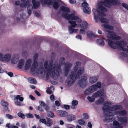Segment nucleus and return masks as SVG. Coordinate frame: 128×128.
<instances>
[{
	"label": "nucleus",
	"mask_w": 128,
	"mask_h": 128,
	"mask_svg": "<svg viewBox=\"0 0 128 128\" xmlns=\"http://www.w3.org/2000/svg\"><path fill=\"white\" fill-rule=\"evenodd\" d=\"M38 53L34 54L33 57V63L30 68L32 72L34 71L43 76L46 75L47 77L50 75L52 76H58L61 73V66L56 62H54L52 65L53 61L51 60L48 62L45 60L44 62V68L43 64L42 62H38Z\"/></svg>",
	"instance_id": "obj_1"
},
{
	"label": "nucleus",
	"mask_w": 128,
	"mask_h": 128,
	"mask_svg": "<svg viewBox=\"0 0 128 128\" xmlns=\"http://www.w3.org/2000/svg\"><path fill=\"white\" fill-rule=\"evenodd\" d=\"M102 27L105 28L106 31L108 32L106 36L108 38L106 41L108 44L112 48L115 49L117 47L118 49L122 50L123 51L126 50L125 48H124L127 44V42L124 40H121L119 41L116 42L115 43L113 40H119L121 38L120 36H116V34L113 31L109 30H112L114 29V27L108 24H103L102 25Z\"/></svg>",
	"instance_id": "obj_2"
},
{
	"label": "nucleus",
	"mask_w": 128,
	"mask_h": 128,
	"mask_svg": "<svg viewBox=\"0 0 128 128\" xmlns=\"http://www.w3.org/2000/svg\"><path fill=\"white\" fill-rule=\"evenodd\" d=\"M112 4V2L110 0H106L104 2L99 3L98 4V9L97 10L98 14V20L104 24L108 23L109 21L108 20L103 17L106 16L105 12L107 11V9L104 6L110 7L109 6Z\"/></svg>",
	"instance_id": "obj_3"
},
{
	"label": "nucleus",
	"mask_w": 128,
	"mask_h": 128,
	"mask_svg": "<svg viewBox=\"0 0 128 128\" xmlns=\"http://www.w3.org/2000/svg\"><path fill=\"white\" fill-rule=\"evenodd\" d=\"M62 16L66 19L68 21V23L70 24L71 26L68 27L69 32L72 34L74 32V29L72 27H74L77 26V24H80L81 22V20L76 14L75 12L71 14L63 13Z\"/></svg>",
	"instance_id": "obj_4"
},
{
	"label": "nucleus",
	"mask_w": 128,
	"mask_h": 128,
	"mask_svg": "<svg viewBox=\"0 0 128 128\" xmlns=\"http://www.w3.org/2000/svg\"><path fill=\"white\" fill-rule=\"evenodd\" d=\"M72 66V64L71 63H66L63 69L64 76H67L68 74L69 75L66 82L68 85L70 86L72 85L77 79L75 76L76 74L70 72V68H71Z\"/></svg>",
	"instance_id": "obj_5"
},
{
	"label": "nucleus",
	"mask_w": 128,
	"mask_h": 128,
	"mask_svg": "<svg viewBox=\"0 0 128 128\" xmlns=\"http://www.w3.org/2000/svg\"><path fill=\"white\" fill-rule=\"evenodd\" d=\"M111 103L108 102H105L104 106L102 108V110L104 111V115L103 117V119L104 121L106 122H112L114 119L113 114L106 110L107 106L111 105Z\"/></svg>",
	"instance_id": "obj_6"
},
{
	"label": "nucleus",
	"mask_w": 128,
	"mask_h": 128,
	"mask_svg": "<svg viewBox=\"0 0 128 128\" xmlns=\"http://www.w3.org/2000/svg\"><path fill=\"white\" fill-rule=\"evenodd\" d=\"M23 2L20 3V1L18 0L15 1V5L16 6L20 5L21 8H26L27 6V12L28 14L30 16L31 14L32 11V5L30 4V0H21Z\"/></svg>",
	"instance_id": "obj_7"
},
{
	"label": "nucleus",
	"mask_w": 128,
	"mask_h": 128,
	"mask_svg": "<svg viewBox=\"0 0 128 128\" xmlns=\"http://www.w3.org/2000/svg\"><path fill=\"white\" fill-rule=\"evenodd\" d=\"M107 106L106 110L109 112H110L113 114H115L114 113L116 112L115 111L120 110L122 108V106L120 105H116L111 106Z\"/></svg>",
	"instance_id": "obj_8"
},
{
	"label": "nucleus",
	"mask_w": 128,
	"mask_h": 128,
	"mask_svg": "<svg viewBox=\"0 0 128 128\" xmlns=\"http://www.w3.org/2000/svg\"><path fill=\"white\" fill-rule=\"evenodd\" d=\"M78 84L79 86L81 88H86L88 84L87 77L85 76H81L78 81Z\"/></svg>",
	"instance_id": "obj_9"
},
{
	"label": "nucleus",
	"mask_w": 128,
	"mask_h": 128,
	"mask_svg": "<svg viewBox=\"0 0 128 128\" xmlns=\"http://www.w3.org/2000/svg\"><path fill=\"white\" fill-rule=\"evenodd\" d=\"M11 56L8 53L4 54L2 53V55L0 58V60L2 62H9L11 60Z\"/></svg>",
	"instance_id": "obj_10"
},
{
	"label": "nucleus",
	"mask_w": 128,
	"mask_h": 128,
	"mask_svg": "<svg viewBox=\"0 0 128 128\" xmlns=\"http://www.w3.org/2000/svg\"><path fill=\"white\" fill-rule=\"evenodd\" d=\"M80 63L78 61L76 62L74 64L72 70L71 71L70 70V72L76 74L78 67L80 65Z\"/></svg>",
	"instance_id": "obj_11"
},
{
	"label": "nucleus",
	"mask_w": 128,
	"mask_h": 128,
	"mask_svg": "<svg viewBox=\"0 0 128 128\" xmlns=\"http://www.w3.org/2000/svg\"><path fill=\"white\" fill-rule=\"evenodd\" d=\"M104 93V90H100L93 94L92 95V97L95 99L96 98L102 96Z\"/></svg>",
	"instance_id": "obj_12"
},
{
	"label": "nucleus",
	"mask_w": 128,
	"mask_h": 128,
	"mask_svg": "<svg viewBox=\"0 0 128 128\" xmlns=\"http://www.w3.org/2000/svg\"><path fill=\"white\" fill-rule=\"evenodd\" d=\"M32 60L31 59H28L26 61L24 68L26 70H29L30 67L31 65H32Z\"/></svg>",
	"instance_id": "obj_13"
},
{
	"label": "nucleus",
	"mask_w": 128,
	"mask_h": 128,
	"mask_svg": "<svg viewBox=\"0 0 128 128\" xmlns=\"http://www.w3.org/2000/svg\"><path fill=\"white\" fill-rule=\"evenodd\" d=\"M93 87L90 86L86 89L84 92L85 94L86 95H90L92 93L95 91V89Z\"/></svg>",
	"instance_id": "obj_14"
},
{
	"label": "nucleus",
	"mask_w": 128,
	"mask_h": 128,
	"mask_svg": "<svg viewBox=\"0 0 128 128\" xmlns=\"http://www.w3.org/2000/svg\"><path fill=\"white\" fill-rule=\"evenodd\" d=\"M19 59V56L17 54H15L12 56L11 60L12 62L14 64H16Z\"/></svg>",
	"instance_id": "obj_15"
},
{
	"label": "nucleus",
	"mask_w": 128,
	"mask_h": 128,
	"mask_svg": "<svg viewBox=\"0 0 128 128\" xmlns=\"http://www.w3.org/2000/svg\"><path fill=\"white\" fill-rule=\"evenodd\" d=\"M32 2L33 4L32 6V8L36 9L38 8L40 5V3L38 1H36V0H32Z\"/></svg>",
	"instance_id": "obj_16"
},
{
	"label": "nucleus",
	"mask_w": 128,
	"mask_h": 128,
	"mask_svg": "<svg viewBox=\"0 0 128 128\" xmlns=\"http://www.w3.org/2000/svg\"><path fill=\"white\" fill-rule=\"evenodd\" d=\"M57 114L58 115L61 117H64L67 116L68 114L67 112L62 110H58Z\"/></svg>",
	"instance_id": "obj_17"
},
{
	"label": "nucleus",
	"mask_w": 128,
	"mask_h": 128,
	"mask_svg": "<svg viewBox=\"0 0 128 128\" xmlns=\"http://www.w3.org/2000/svg\"><path fill=\"white\" fill-rule=\"evenodd\" d=\"M94 86V88L95 89V91L97 90V88H102L104 87V84H101L100 82H98L96 84L92 86Z\"/></svg>",
	"instance_id": "obj_18"
},
{
	"label": "nucleus",
	"mask_w": 128,
	"mask_h": 128,
	"mask_svg": "<svg viewBox=\"0 0 128 128\" xmlns=\"http://www.w3.org/2000/svg\"><path fill=\"white\" fill-rule=\"evenodd\" d=\"M84 71V68L82 67H81L79 68L77 72L75 74V76L77 78L80 76L83 73Z\"/></svg>",
	"instance_id": "obj_19"
},
{
	"label": "nucleus",
	"mask_w": 128,
	"mask_h": 128,
	"mask_svg": "<svg viewBox=\"0 0 128 128\" xmlns=\"http://www.w3.org/2000/svg\"><path fill=\"white\" fill-rule=\"evenodd\" d=\"M98 77L97 76H93L89 78V81L90 83L93 84L95 83L98 80Z\"/></svg>",
	"instance_id": "obj_20"
},
{
	"label": "nucleus",
	"mask_w": 128,
	"mask_h": 128,
	"mask_svg": "<svg viewBox=\"0 0 128 128\" xmlns=\"http://www.w3.org/2000/svg\"><path fill=\"white\" fill-rule=\"evenodd\" d=\"M46 121L45 125L47 126L50 127L53 124V122L52 120L48 117L46 118Z\"/></svg>",
	"instance_id": "obj_21"
},
{
	"label": "nucleus",
	"mask_w": 128,
	"mask_h": 128,
	"mask_svg": "<svg viewBox=\"0 0 128 128\" xmlns=\"http://www.w3.org/2000/svg\"><path fill=\"white\" fill-rule=\"evenodd\" d=\"M24 63L25 61L24 59H22L20 60L18 64V68L20 69L22 68L24 66Z\"/></svg>",
	"instance_id": "obj_22"
},
{
	"label": "nucleus",
	"mask_w": 128,
	"mask_h": 128,
	"mask_svg": "<svg viewBox=\"0 0 128 128\" xmlns=\"http://www.w3.org/2000/svg\"><path fill=\"white\" fill-rule=\"evenodd\" d=\"M80 23H81V24H80V26L81 28H84L87 29L88 24L87 22L83 21L82 22H81Z\"/></svg>",
	"instance_id": "obj_23"
},
{
	"label": "nucleus",
	"mask_w": 128,
	"mask_h": 128,
	"mask_svg": "<svg viewBox=\"0 0 128 128\" xmlns=\"http://www.w3.org/2000/svg\"><path fill=\"white\" fill-rule=\"evenodd\" d=\"M114 113L116 114L119 115L120 116H122L125 115L126 112V111L124 110H122L120 111H117Z\"/></svg>",
	"instance_id": "obj_24"
},
{
	"label": "nucleus",
	"mask_w": 128,
	"mask_h": 128,
	"mask_svg": "<svg viewBox=\"0 0 128 128\" xmlns=\"http://www.w3.org/2000/svg\"><path fill=\"white\" fill-rule=\"evenodd\" d=\"M78 104V102L76 100H74L72 102V105L71 106V108L72 109H74L76 108V106Z\"/></svg>",
	"instance_id": "obj_25"
},
{
	"label": "nucleus",
	"mask_w": 128,
	"mask_h": 128,
	"mask_svg": "<svg viewBox=\"0 0 128 128\" xmlns=\"http://www.w3.org/2000/svg\"><path fill=\"white\" fill-rule=\"evenodd\" d=\"M42 4L43 5L45 4L48 5H51L52 3V1L50 0H41Z\"/></svg>",
	"instance_id": "obj_26"
},
{
	"label": "nucleus",
	"mask_w": 128,
	"mask_h": 128,
	"mask_svg": "<svg viewBox=\"0 0 128 128\" xmlns=\"http://www.w3.org/2000/svg\"><path fill=\"white\" fill-rule=\"evenodd\" d=\"M1 104L3 106L6 107V110H7L9 112H10L9 109L7 107L8 104L7 102H5L4 100H2L1 102Z\"/></svg>",
	"instance_id": "obj_27"
},
{
	"label": "nucleus",
	"mask_w": 128,
	"mask_h": 128,
	"mask_svg": "<svg viewBox=\"0 0 128 128\" xmlns=\"http://www.w3.org/2000/svg\"><path fill=\"white\" fill-rule=\"evenodd\" d=\"M113 124L114 127L113 128H122L121 126L119 124L118 122L116 120L114 121Z\"/></svg>",
	"instance_id": "obj_28"
},
{
	"label": "nucleus",
	"mask_w": 128,
	"mask_h": 128,
	"mask_svg": "<svg viewBox=\"0 0 128 128\" xmlns=\"http://www.w3.org/2000/svg\"><path fill=\"white\" fill-rule=\"evenodd\" d=\"M60 10L66 12H70L68 8L64 6H61L60 8Z\"/></svg>",
	"instance_id": "obj_29"
},
{
	"label": "nucleus",
	"mask_w": 128,
	"mask_h": 128,
	"mask_svg": "<svg viewBox=\"0 0 128 128\" xmlns=\"http://www.w3.org/2000/svg\"><path fill=\"white\" fill-rule=\"evenodd\" d=\"M96 43L98 45L102 46L104 45V41L101 39H98L96 41Z\"/></svg>",
	"instance_id": "obj_30"
},
{
	"label": "nucleus",
	"mask_w": 128,
	"mask_h": 128,
	"mask_svg": "<svg viewBox=\"0 0 128 128\" xmlns=\"http://www.w3.org/2000/svg\"><path fill=\"white\" fill-rule=\"evenodd\" d=\"M119 120L123 124L125 125L127 123V120L126 118L125 117L121 118L119 119Z\"/></svg>",
	"instance_id": "obj_31"
},
{
	"label": "nucleus",
	"mask_w": 128,
	"mask_h": 128,
	"mask_svg": "<svg viewBox=\"0 0 128 128\" xmlns=\"http://www.w3.org/2000/svg\"><path fill=\"white\" fill-rule=\"evenodd\" d=\"M76 119V116L74 115L71 114L68 115L67 117V119L68 120L72 121L75 120Z\"/></svg>",
	"instance_id": "obj_32"
},
{
	"label": "nucleus",
	"mask_w": 128,
	"mask_h": 128,
	"mask_svg": "<svg viewBox=\"0 0 128 128\" xmlns=\"http://www.w3.org/2000/svg\"><path fill=\"white\" fill-rule=\"evenodd\" d=\"M29 82L32 84H36L37 82L36 79L33 78H29L28 79Z\"/></svg>",
	"instance_id": "obj_33"
},
{
	"label": "nucleus",
	"mask_w": 128,
	"mask_h": 128,
	"mask_svg": "<svg viewBox=\"0 0 128 128\" xmlns=\"http://www.w3.org/2000/svg\"><path fill=\"white\" fill-rule=\"evenodd\" d=\"M46 115L47 116L50 118H53L54 117V113L51 111H47Z\"/></svg>",
	"instance_id": "obj_34"
},
{
	"label": "nucleus",
	"mask_w": 128,
	"mask_h": 128,
	"mask_svg": "<svg viewBox=\"0 0 128 128\" xmlns=\"http://www.w3.org/2000/svg\"><path fill=\"white\" fill-rule=\"evenodd\" d=\"M83 11L85 13L89 14L90 12V9L89 7L84 8Z\"/></svg>",
	"instance_id": "obj_35"
},
{
	"label": "nucleus",
	"mask_w": 128,
	"mask_h": 128,
	"mask_svg": "<svg viewBox=\"0 0 128 128\" xmlns=\"http://www.w3.org/2000/svg\"><path fill=\"white\" fill-rule=\"evenodd\" d=\"M92 11L94 14V17L95 20V22H98V14L96 16V15L95 14V13L96 12V10L95 9H93L92 10Z\"/></svg>",
	"instance_id": "obj_36"
},
{
	"label": "nucleus",
	"mask_w": 128,
	"mask_h": 128,
	"mask_svg": "<svg viewBox=\"0 0 128 128\" xmlns=\"http://www.w3.org/2000/svg\"><path fill=\"white\" fill-rule=\"evenodd\" d=\"M48 88H48L47 89V90H46V92L47 94H51L52 92V90L53 91L54 90V86H50V90H48Z\"/></svg>",
	"instance_id": "obj_37"
},
{
	"label": "nucleus",
	"mask_w": 128,
	"mask_h": 128,
	"mask_svg": "<svg viewBox=\"0 0 128 128\" xmlns=\"http://www.w3.org/2000/svg\"><path fill=\"white\" fill-rule=\"evenodd\" d=\"M104 99L103 98H100L96 102V104L98 105L103 103L104 101Z\"/></svg>",
	"instance_id": "obj_38"
},
{
	"label": "nucleus",
	"mask_w": 128,
	"mask_h": 128,
	"mask_svg": "<svg viewBox=\"0 0 128 128\" xmlns=\"http://www.w3.org/2000/svg\"><path fill=\"white\" fill-rule=\"evenodd\" d=\"M80 29V32L82 34H84L86 32V31L87 30V29L84 28H82Z\"/></svg>",
	"instance_id": "obj_39"
},
{
	"label": "nucleus",
	"mask_w": 128,
	"mask_h": 128,
	"mask_svg": "<svg viewBox=\"0 0 128 128\" xmlns=\"http://www.w3.org/2000/svg\"><path fill=\"white\" fill-rule=\"evenodd\" d=\"M19 99V100L20 102H22L24 100V98L22 97H20L19 95H17L16 96L14 100H18Z\"/></svg>",
	"instance_id": "obj_40"
},
{
	"label": "nucleus",
	"mask_w": 128,
	"mask_h": 128,
	"mask_svg": "<svg viewBox=\"0 0 128 128\" xmlns=\"http://www.w3.org/2000/svg\"><path fill=\"white\" fill-rule=\"evenodd\" d=\"M17 115L19 117L23 119H24L26 117V116L25 115L20 112L18 113Z\"/></svg>",
	"instance_id": "obj_41"
},
{
	"label": "nucleus",
	"mask_w": 128,
	"mask_h": 128,
	"mask_svg": "<svg viewBox=\"0 0 128 128\" xmlns=\"http://www.w3.org/2000/svg\"><path fill=\"white\" fill-rule=\"evenodd\" d=\"M87 99L90 102H94L95 101V99L93 97H92V95L91 97L88 96L87 97Z\"/></svg>",
	"instance_id": "obj_42"
},
{
	"label": "nucleus",
	"mask_w": 128,
	"mask_h": 128,
	"mask_svg": "<svg viewBox=\"0 0 128 128\" xmlns=\"http://www.w3.org/2000/svg\"><path fill=\"white\" fill-rule=\"evenodd\" d=\"M82 6L84 8L88 7V4L86 2H84L82 3Z\"/></svg>",
	"instance_id": "obj_43"
},
{
	"label": "nucleus",
	"mask_w": 128,
	"mask_h": 128,
	"mask_svg": "<svg viewBox=\"0 0 128 128\" xmlns=\"http://www.w3.org/2000/svg\"><path fill=\"white\" fill-rule=\"evenodd\" d=\"M60 63L62 65L64 64L65 62V59L63 57H62L60 58L59 60Z\"/></svg>",
	"instance_id": "obj_44"
},
{
	"label": "nucleus",
	"mask_w": 128,
	"mask_h": 128,
	"mask_svg": "<svg viewBox=\"0 0 128 128\" xmlns=\"http://www.w3.org/2000/svg\"><path fill=\"white\" fill-rule=\"evenodd\" d=\"M53 7L54 8L55 10H57L58 7V3L56 2H54L53 4Z\"/></svg>",
	"instance_id": "obj_45"
},
{
	"label": "nucleus",
	"mask_w": 128,
	"mask_h": 128,
	"mask_svg": "<svg viewBox=\"0 0 128 128\" xmlns=\"http://www.w3.org/2000/svg\"><path fill=\"white\" fill-rule=\"evenodd\" d=\"M92 32V31H88L87 32L86 34L89 38H91V35Z\"/></svg>",
	"instance_id": "obj_46"
},
{
	"label": "nucleus",
	"mask_w": 128,
	"mask_h": 128,
	"mask_svg": "<svg viewBox=\"0 0 128 128\" xmlns=\"http://www.w3.org/2000/svg\"><path fill=\"white\" fill-rule=\"evenodd\" d=\"M78 122L79 124L81 125H83L85 123L84 120L82 119L79 120Z\"/></svg>",
	"instance_id": "obj_47"
},
{
	"label": "nucleus",
	"mask_w": 128,
	"mask_h": 128,
	"mask_svg": "<svg viewBox=\"0 0 128 128\" xmlns=\"http://www.w3.org/2000/svg\"><path fill=\"white\" fill-rule=\"evenodd\" d=\"M5 117L6 118L10 119H12L13 118V116L10 114H6Z\"/></svg>",
	"instance_id": "obj_48"
},
{
	"label": "nucleus",
	"mask_w": 128,
	"mask_h": 128,
	"mask_svg": "<svg viewBox=\"0 0 128 128\" xmlns=\"http://www.w3.org/2000/svg\"><path fill=\"white\" fill-rule=\"evenodd\" d=\"M26 116L28 118H33L34 117L33 115L32 114L30 113L26 114Z\"/></svg>",
	"instance_id": "obj_49"
},
{
	"label": "nucleus",
	"mask_w": 128,
	"mask_h": 128,
	"mask_svg": "<svg viewBox=\"0 0 128 128\" xmlns=\"http://www.w3.org/2000/svg\"><path fill=\"white\" fill-rule=\"evenodd\" d=\"M37 110L40 111L41 112H43L44 111V110L42 109V107L41 106H38L36 108Z\"/></svg>",
	"instance_id": "obj_50"
},
{
	"label": "nucleus",
	"mask_w": 128,
	"mask_h": 128,
	"mask_svg": "<svg viewBox=\"0 0 128 128\" xmlns=\"http://www.w3.org/2000/svg\"><path fill=\"white\" fill-rule=\"evenodd\" d=\"M46 121V119L45 118H42L40 119L39 120V122H42V124H45Z\"/></svg>",
	"instance_id": "obj_51"
},
{
	"label": "nucleus",
	"mask_w": 128,
	"mask_h": 128,
	"mask_svg": "<svg viewBox=\"0 0 128 128\" xmlns=\"http://www.w3.org/2000/svg\"><path fill=\"white\" fill-rule=\"evenodd\" d=\"M83 118L84 119H87L88 118V116L87 113H84L83 114Z\"/></svg>",
	"instance_id": "obj_52"
},
{
	"label": "nucleus",
	"mask_w": 128,
	"mask_h": 128,
	"mask_svg": "<svg viewBox=\"0 0 128 128\" xmlns=\"http://www.w3.org/2000/svg\"><path fill=\"white\" fill-rule=\"evenodd\" d=\"M20 18H22L24 19L26 18V14L23 13H22L20 14Z\"/></svg>",
	"instance_id": "obj_53"
},
{
	"label": "nucleus",
	"mask_w": 128,
	"mask_h": 128,
	"mask_svg": "<svg viewBox=\"0 0 128 128\" xmlns=\"http://www.w3.org/2000/svg\"><path fill=\"white\" fill-rule=\"evenodd\" d=\"M51 59L53 60L55 58V54L54 53H52L51 54Z\"/></svg>",
	"instance_id": "obj_54"
},
{
	"label": "nucleus",
	"mask_w": 128,
	"mask_h": 128,
	"mask_svg": "<svg viewBox=\"0 0 128 128\" xmlns=\"http://www.w3.org/2000/svg\"><path fill=\"white\" fill-rule=\"evenodd\" d=\"M122 6L127 10H128V6L126 4L122 3Z\"/></svg>",
	"instance_id": "obj_55"
},
{
	"label": "nucleus",
	"mask_w": 128,
	"mask_h": 128,
	"mask_svg": "<svg viewBox=\"0 0 128 128\" xmlns=\"http://www.w3.org/2000/svg\"><path fill=\"white\" fill-rule=\"evenodd\" d=\"M15 103V104L18 106H20L22 105L21 102L18 101V100H17V101H16Z\"/></svg>",
	"instance_id": "obj_56"
},
{
	"label": "nucleus",
	"mask_w": 128,
	"mask_h": 128,
	"mask_svg": "<svg viewBox=\"0 0 128 128\" xmlns=\"http://www.w3.org/2000/svg\"><path fill=\"white\" fill-rule=\"evenodd\" d=\"M50 99L52 102H54V95H51L50 97Z\"/></svg>",
	"instance_id": "obj_57"
},
{
	"label": "nucleus",
	"mask_w": 128,
	"mask_h": 128,
	"mask_svg": "<svg viewBox=\"0 0 128 128\" xmlns=\"http://www.w3.org/2000/svg\"><path fill=\"white\" fill-rule=\"evenodd\" d=\"M27 54V52L24 51L22 53V55L23 56H25Z\"/></svg>",
	"instance_id": "obj_58"
},
{
	"label": "nucleus",
	"mask_w": 128,
	"mask_h": 128,
	"mask_svg": "<svg viewBox=\"0 0 128 128\" xmlns=\"http://www.w3.org/2000/svg\"><path fill=\"white\" fill-rule=\"evenodd\" d=\"M40 103V104L43 106H44L46 105V104L43 101H41L40 102H39Z\"/></svg>",
	"instance_id": "obj_59"
},
{
	"label": "nucleus",
	"mask_w": 128,
	"mask_h": 128,
	"mask_svg": "<svg viewBox=\"0 0 128 128\" xmlns=\"http://www.w3.org/2000/svg\"><path fill=\"white\" fill-rule=\"evenodd\" d=\"M56 105L57 106H60V104L58 100H56L55 102Z\"/></svg>",
	"instance_id": "obj_60"
},
{
	"label": "nucleus",
	"mask_w": 128,
	"mask_h": 128,
	"mask_svg": "<svg viewBox=\"0 0 128 128\" xmlns=\"http://www.w3.org/2000/svg\"><path fill=\"white\" fill-rule=\"evenodd\" d=\"M97 37V36L95 33L92 32L91 35V38H96Z\"/></svg>",
	"instance_id": "obj_61"
},
{
	"label": "nucleus",
	"mask_w": 128,
	"mask_h": 128,
	"mask_svg": "<svg viewBox=\"0 0 128 128\" xmlns=\"http://www.w3.org/2000/svg\"><path fill=\"white\" fill-rule=\"evenodd\" d=\"M64 107L66 109H68L70 108V106L68 105H64Z\"/></svg>",
	"instance_id": "obj_62"
},
{
	"label": "nucleus",
	"mask_w": 128,
	"mask_h": 128,
	"mask_svg": "<svg viewBox=\"0 0 128 128\" xmlns=\"http://www.w3.org/2000/svg\"><path fill=\"white\" fill-rule=\"evenodd\" d=\"M35 92L36 94L38 96H40V93L36 90L35 91Z\"/></svg>",
	"instance_id": "obj_63"
},
{
	"label": "nucleus",
	"mask_w": 128,
	"mask_h": 128,
	"mask_svg": "<svg viewBox=\"0 0 128 128\" xmlns=\"http://www.w3.org/2000/svg\"><path fill=\"white\" fill-rule=\"evenodd\" d=\"M21 126L22 128H26V126L24 124H22L21 125Z\"/></svg>",
	"instance_id": "obj_64"
}]
</instances>
